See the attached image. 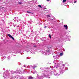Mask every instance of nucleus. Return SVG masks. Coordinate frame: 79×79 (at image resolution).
Segmentation results:
<instances>
[{
	"label": "nucleus",
	"instance_id": "33",
	"mask_svg": "<svg viewBox=\"0 0 79 79\" xmlns=\"http://www.w3.org/2000/svg\"><path fill=\"white\" fill-rule=\"evenodd\" d=\"M44 76H45V77H46V76H45V75H44Z\"/></svg>",
	"mask_w": 79,
	"mask_h": 79
},
{
	"label": "nucleus",
	"instance_id": "30",
	"mask_svg": "<svg viewBox=\"0 0 79 79\" xmlns=\"http://www.w3.org/2000/svg\"><path fill=\"white\" fill-rule=\"evenodd\" d=\"M33 47H36V45L33 46Z\"/></svg>",
	"mask_w": 79,
	"mask_h": 79
},
{
	"label": "nucleus",
	"instance_id": "10",
	"mask_svg": "<svg viewBox=\"0 0 79 79\" xmlns=\"http://www.w3.org/2000/svg\"><path fill=\"white\" fill-rule=\"evenodd\" d=\"M15 76L13 77L12 78H10V79H15Z\"/></svg>",
	"mask_w": 79,
	"mask_h": 79
},
{
	"label": "nucleus",
	"instance_id": "23",
	"mask_svg": "<svg viewBox=\"0 0 79 79\" xmlns=\"http://www.w3.org/2000/svg\"><path fill=\"white\" fill-rule=\"evenodd\" d=\"M55 62H56V60H54L53 63H55Z\"/></svg>",
	"mask_w": 79,
	"mask_h": 79
},
{
	"label": "nucleus",
	"instance_id": "24",
	"mask_svg": "<svg viewBox=\"0 0 79 79\" xmlns=\"http://www.w3.org/2000/svg\"><path fill=\"white\" fill-rule=\"evenodd\" d=\"M48 77V79H49V78H50V77Z\"/></svg>",
	"mask_w": 79,
	"mask_h": 79
},
{
	"label": "nucleus",
	"instance_id": "8",
	"mask_svg": "<svg viewBox=\"0 0 79 79\" xmlns=\"http://www.w3.org/2000/svg\"><path fill=\"white\" fill-rule=\"evenodd\" d=\"M7 35H8V36H9V37H10V38H11V37L12 36H11V35H10V34H7Z\"/></svg>",
	"mask_w": 79,
	"mask_h": 79
},
{
	"label": "nucleus",
	"instance_id": "13",
	"mask_svg": "<svg viewBox=\"0 0 79 79\" xmlns=\"http://www.w3.org/2000/svg\"><path fill=\"white\" fill-rule=\"evenodd\" d=\"M43 78H44V77H43V76H41L40 78L39 79H43Z\"/></svg>",
	"mask_w": 79,
	"mask_h": 79
},
{
	"label": "nucleus",
	"instance_id": "29",
	"mask_svg": "<svg viewBox=\"0 0 79 79\" xmlns=\"http://www.w3.org/2000/svg\"><path fill=\"white\" fill-rule=\"evenodd\" d=\"M68 40H69V41H70V40L69 39Z\"/></svg>",
	"mask_w": 79,
	"mask_h": 79
},
{
	"label": "nucleus",
	"instance_id": "19",
	"mask_svg": "<svg viewBox=\"0 0 79 79\" xmlns=\"http://www.w3.org/2000/svg\"><path fill=\"white\" fill-rule=\"evenodd\" d=\"M49 37H50V39L52 38V37H51V35H50V34L49 35Z\"/></svg>",
	"mask_w": 79,
	"mask_h": 79
},
{
	"label": "nucleus",
	"instance_id": "6",
	"mask_svg": "<svg viewBox=\"0 0 79 79\" xmlns=\"http://www.w3.org/2000/svg\"><path fill=\"white\" fill-rule=\"evenodd\" d=\"M28 79H33V77H29L28 78Z\"/></svg>",
	"mask_w": 79,
	"mask_h": 79
},
{
	"label": "nucleus",
	"instance_id": "41",
	"mask_svg": "<svg viewBox=\"0 0 79 79\" xmlns=\"http://www.w3.org/2000/svg\"><path fill=\"white\" fill-rule=\"evenodd\" d=\"M38 77H37V78Z\"/></svg>",
	"mask_w": 79,
	"mask_h": 79
},
{
	"label": "nucleus",
	"instance_id": "39",
	"mask_svg": "<svg viewBox=\"0 0 79 79\" xmlns=\"http://www.w3.org/2000/svg\"><path fill=\"white\" fill-rule=\"evenodd\" d=\"M37 76H38V74H37Z\"/></svg>",
	"mask_w": 79,
	"mask_h": 79
},
{
	"label": "nucleus",
	"instance_id": "25",
	"mask_svg": "<svg viewBox=\"0 0 79 79\" xmlns=\"http://www.w3.org/2000/svg\"><path fill=\"white\" fill-rule=\"evenodd\" d=\"M44 28H46V27H47V26H45L44 27Z\"/></svg>",
	"mask_w": 79,
	"mask_h": 79
},
{
	"label": "nucleus",
	"instance_id": "7",
	"mask_svg": "<svg viewBox=\"0 0 79 79\" xmlns=\"http://www.w3.org/2000/svg\"><path fill=\"white\" fill-rule=\"evenodd\" d=\"M54 75H55V76H59V75H60V73H56V74H54Z\"/></svg>",
	"mask_w": 79,
	"mask_h": 79
},
{
	"label": "nucleus",
	"instance_id": "15",
	"mask_svg": "<svg viewBox=\"0 0 79 79\" xmlns=\"http://www.w3.org/2000/svg\"><path fill=\"white\" fill-rule=\"evenodd\" d=\"M11 73L12 74H14V73H15V72L13 71H12L11 72Z\"/></svg>",
	"mask_w": 79,
	"mask_h": 79
},
{
	"label": "nucleus",
	"instance_id": "12",
	"mask_svg": "<svg viewBox=\"0 0 79 79\" xmlns=\"http://www.w3.org/2000/svg\"><path fill=\"white\" fill-rule=\"evenodd\" d=\"M10 38H11L13 40H15V38H13V36H11Z\"/></svg>",
	"mask_w": 79,
	"mask_h": 79
},
{
	"label": "nucleus",
	"instance_id": "35",
	"mask_svg": "<svg viewBox=\"0 0 79 79\" xmlns=\"http://www.w3.org/2000/svg\"><path fill=\"white\" fill-rule=\"evenodd\" d=\"M14 27H15V25H14Z\"/></svg>",
	"mask_w": 79,
	"mask_h": 79
},
{
	"label": "nucleus",
	"instance_id": "26",
	"mask_svg": "<svg viewBox=\"0 0 79 79\" xmlns=\"http://www.w3.org/2000/svg\"><path fill=\"white\" fill-rule=\"evenodd\" d=\"M23 67H26V65H24Z\"/></svg>",
	"mask_w": 79,
	"mask_h": 79
},
{
	"label": "nucleus",
	"instance_id": "20",
	"mask_svg": "<svg viewBox=\"0 0 79 79\" xmlns=\"http://www.w3.org/2000/svg\"><path fill=\"white\" fill-rule=\"evenodd\" d=\"M47 17H48V18H50V16L49 15H47Z\"/></svg>",
	"mask_w": 79,
	"mask_h": 79
},
{
	"label": "nucleus",
	"instance_id": "18",
	"mask_svg": "<svg viewBox=\"0 0 79 79\" xmlns=\"http://www.w3.org/2000/svg\"><path fill=\"white\" fill-rule=\"evenodd\" d=\"M38 6L40 8H42V6H41L40 5H38Z\"/></svg>",
	"mask_w": 79,
	"mask_h": 79
},
{
	"label": "nucleus",
	"instance_id": "34",
	"mask_svg": "<svg viewBox=\"0 0 79 79\" xmlns=\"http://www.w3.org/2000/svg\"><path fill=\"white\" fill-rule=\"evenodd\" d=\"M55 56H53V57L54 58V57H55Z\"/></svg>",
	"mask_w": 79,
	"mask_h": 79
},
{
	"label": "nucleus",
	"instance_id": "27",
	"mask_svg": "<svg viewBox=\"0 0 79 79\" xmlns=\"http://www.w3.org/2000/svg\"><path fill=\"white\" fill-rule=\"evenodd\" d=\"M29 66H28L27 67V68H29Z\"/></svg>",
	"mask_w": 79,
	"mask_h": 79
},
{
	"label": "nucleus",
	"instance_id": "14",
	"mask_svg": "<svg viewBox=\"0 0 79 79\" xmlns=\"http://www.w3.org/2000/svg\"><path fill=\"white\" fill-rule=\"evenodd\" d=\"M66 2V0H63V3H64V2Z\"/></svg>",
	"mask_w": 79,
	"mask_h": 79
},
{
	"label": "nucleus",
	"instance_id": "38",
	"mask_svg": "<svg viewBox=\"0 0 79 79\" xmlns=\"http://www.w3.org/2000/svg\"><path fill=\"white\" fill-rule=\"evenodd\" d=\"M17 18H18V17H17Z\"/></svg>",
	"mask_w": 79,
	"mask_h": 79
},
{
	"label": "nucleus",
	"instance_id": "5",
	"mask_svg": "<svg viewBox=\"0 0 79 79\" xmlns=\"http://www.w3.org/2000/svg\"><path fill=\"white\" fill-rule=\"evenodd\" d=\"M64 27H65V29L67 30H68V26L66 25H64Z\"/></svg>",
	"mask_w": 79,
	"mask_h": 79
},
{
	"label": "nucleus",
	"instance_id": "9",
	"mask_svg": "<svg viewBox=\"0 0 79 79\" xmlns=\"http://www.w3.org/2000/svg\"><path fill=\"white\" fill-rule=\"evenodd\" d=\"M36 66H35V65H34V66H33H33H32V68H33V69H35V68H36Z\"/></svg>",
	"mask_w": 79,
	"mask_h": 79
},
{
	"label": "nucleus",
	"instance_id": "37",
	"mask_svg": "<svg viewBox=\"0 0 79 79\" xmlns=\"http://www.w3.org/2000/svg\"><path fill=\"white\" fill-rule=\"evenodd\" d=\"M17 22H18V21L17 20Z\"/></svg>",
	"mask_w": 79,
	"mask_h": 79
},
{
	"label": "nucleus",
	"instance_id": "22",
	"mask_svg": "<svg viewBox=\"0 0 79 79\" xmlns=\"http://www.w3.org/2000/svg\"><path fill=\"white\" fill-rule=\"evenodd\" d=\"M62 66H64H64H65V64H62Z\"/></svg>",
	"mask_w": 79,
	"mask_h": 79
},
{
	"label": "nucleus",
	"instance_id": "2",
	"mask_svg": "<svg viewBox=\"0 0 79 79\" xmlns=\"http://www.w3.org/2000/svg\"><path fill=\"white\" fill-rule=\"evenodd\" d=\"M59 71L60 73L62 74L64 73V70H63V69H59Z\"/></svg>",
	"mask_w": 79,
	"mask_h": 79
},
{
	"label": "nucleus",
	"instance_id": "28",
	"mask_svg": "<svg viewBox=\"0 0 79 79\" xmlns=\"http://www.w3.org/2000/svg\"><path fill=\"white\" fill-rule=\"evenodd\" d=\"M47 2H49L50 1V0H47Z\"/></svg>",
	"mask_w": 79,
	"mask_h": 79
},
{
	"label": "nucleus",
	"instance_id": "36",
	"mask_svg": "<svg viewBox=\"0 0 79 79\" xmlns=\"http://www.w3.org/2000/svg\"><path fill=\"white\" fill-rule=\"evenodd\" d=\"M45 9H47V8H45Z\"/></svg>",
	"mask_w": 79,
	"mask_h": 79
},
{
	"label": "nucleus",
	"instance_id": "1",
	"mask_svg": "<svg viewBox=\"0 0 79 79\" xmlns=\"http://www.w3.org/2000/svg\"><path fill=\"white\" fill-rule=\"evenodd\" d=\"M8 74V73H6V72H4L3 73V77L4 78H8L7 77V75L6 74Z\"/></svg>",
	"mask_w": 79,
	"mask_h": 79
},
{
	"label": "nucleus",
	"instance_id": "31",
	"mask_svg": "<svg viewBox=\"0 0 79 79\" xmlns=\"http://www.w3.org/2000/svg\"><path fill=\"white\" fill-rule=\"evenodd\" d=\"M16 17H15V19H16Z\"/></svg>",
	"mask_w": 79,
	"mask_h": 79
},
{
	"label": "nucleus",
	"instance_id": "21",
	"mask_svg": "<svg viewBox=\"0 0 79 79\" xmlns=\"http://www.w3.org/2000/svg\"><path fill=\"white\" fill-rule=\"evenodd\" d=\"M27 13H31V12H29L28 11H27Z\"/></svg>",
	"mask_w": 79,
	"mask_h": 79
},
{
	"label": "nucleus",
	"instance_id": "4",
	"mask_svg": "<svg viewBox=\"0 0 79 79\" xmlns=\"http://www.w3.org/2000/svg\"><path fill=\"white\" fill-rule=\"evenodd\" d=\"M16 72V73H19V74H20V73H21V70L19 69H17Z\"/></svg>",
	"mask_w": 79,
	"mask_h": 79
},
{
	"label": "nucleus",
	"instance_id": "3",
	"mask_svg": "<svg viewBox=\"0 0 79 79\" xmlns=\"http://www.w3.org/2000/svg\"><path fill=\"white\" fill-rule=\"evenodd\" d=\"M45 54L47 55H49V54H50V51L49 50H47Z\"/></svg>",
	"mask_w": 79,
	"mask_h": 79
},
{
	"label": "nucleus",
	"instance_id": "32",
	"mask_svg": "<svg viewBox=\"0 0 79 79\" xmlns=\"http://www.w3.org/2000/svg\"><path fill=\"white\" fill-rule=\"evenodd\" d=\"M76 1L74 2V3H76Z\"/></svg>",
	"mask_w": 79,
	"mask_h": 79
},
{
	"label": "nucleus",
	"instance_id": "17",
	"mask_svg": "<svg viewBox=\"0 0 79 79\" xmlns=\"http://www.w3.org/2000/svg\"><path fill=\"white\" fill-rule=\"evenodd\" d=\"M60 56H62V55H63V53H60Z\"/></svg>",
	"mask_w": 79,
	"mask_h": 79
},
{
	"label": "nucleus",
	"instance_id": "40",
	"mask_svg": "<svg viewBox=\"0 0 79 79\" xmlns=\"http://www.w3.org/2000/svg\"><path fill=\"white\" fill-rule=\"evenodd\" d=\"M7 76H8V75H7Z\"/></svg>",
	"mask_w": 79,
	"mask_h": 79
},
{
	"label": "nucleus",
	"instance_id": "11",
	"mask_svg": "<svg viewBox=\"0 0 79 79\" xmlns=\"http://www.w3.org/2000/svg\"><path fill=\"white\" fill-rule=\"evenodd\" d=\"M18 4H19V5H21V4H22V2H19Z\"/></svg>",
	"mask_w": 79,
	"mask_h": 79
},
{
	"label": "nucleus",
	"instance_id": "16",
	"mask_svg": "<svg viewBox=\"0 0 79 79\" xmlns=\"http://www.w3.org/2000/svg\"><path fill=\"white\" fill-rule=\"evenodd\" d=\"M35 73H37L36 71H35L33 72V74H35Z\"/></svg>",
	"mask_w": 79,
	"mask_h": 79
}]
</instances>
